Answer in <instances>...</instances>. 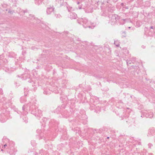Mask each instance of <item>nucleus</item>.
I'll return each instance as SVG.
<instances>
[{"label": "nucleus", "mask_w": 155, "mask_h": 155, "mask_svg": "<svg viewBox=\"0 0 155 155\" xmlns=\"http://www.w3.org/2000/svg\"><path fill=\"white\" fill-rule=\"evenodd\" d=\"M6 146H7V145H6V144H5V145H4V147L5 148V147Z\"/></svg>", "instance_id": "f257e3e1"}]
</instances>
